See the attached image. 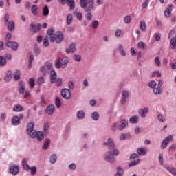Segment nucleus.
<instances>
[{
	"label": "nucleus",
	"instance_id": "f704fd0d",
	"mask_svg": "<svg viewBox=\"0 0 176 176\" xmlns=\"http://www.w3.org/2000/svg\"><path fill=\"white\" fill-rule=\"evenodd\" d=\"M50 145V140L49 139H46L44 143V145L43 146V149L44 151H46V149L49 148Z\"/></svg>",
	"mask_w": 176,
	"mask_h": 176
},
{
	"label": "nucleus",
	"instance_id": "a18cd8bd",
	"mask_svg": "<svg viewBox=\"0 0 176 176\" xmlns=\"http://www.w3.org/2000/svg\"><path fill=\"white\" fill-rule=\"evenodd\" d=\"M72 14H68L67 16V24H68V25H69V24H71V23H72Z\"/></svg>",
	"mask_w": 176,
	"mask_h": 176
},
{
	"label": "nucleus",
	"instance_id": "dca6fc26",
	"mask_svg": "<svg viewBox=\"0 0 176 176\" xmlns=\"http://www.w3.org/2000/svg\"><path fill=\"white\" fill-rule=\"evenodd\" d=\"M127 98H129V91H123L122 94L121 104H124Z\"/></svg>",
	"mask_w": 176,
	"mask_h": 176
},
{
	"label": "nucleus",
	"instance_id": "052dcab7",
	"mask_svg": "<svg viewBox=\"0 0 176 176\" xmlns=\"http://www.w3.org/2000/svg\"><path fill=\"white\" fill-rule=\"evenodd\" d=\"M38 85H43V83H45V78L43 77H39L37 80Z\"/></svg>",
	"mask_w": 176,
	"mask_h": 176
},
{
	"label": "nucleus",
	"instance_id": "4468645a",
	"mask_svg": "<svg viewBox=\"0 0 176 176\" xmlns=\"http://www.w3.org/2000/svg\"><path fill=\"white\" fill-rule=\"evenodd\" d=\"M148 111L149 109H148V107H144L143 109H140L138 111V113L141 118H146V115L145 114L148 113Z\"/></svg>",
	"mask_w": 176,
	"mask_h": 176
},
{
	"label": "nucleus",
	"instance_id": "79ce46f5",
	"mask_svg": "<svg viewBox=\"0 0 176 176\" xmlns=\"http://www.w3.org/2000/svg\"><path fill=\"white\" fill-rule=\"evenodd\" d=\"M55 105L56 108H60V107H61V100H60V98H56Z\"/></svg>",
	"mask_w": 176,
	"mask_h": 176
},
{
	"label": "nucleus",
	"instance_id": "338daca9",
	"mask_svg": "<svg viewBox=\"0 0 176 176\" xmlns=\"http://www.w3.org/2000/svg\"><path fill=\"white\" fill-rule=\"evenodd\" d=\"M120 34H122V30L120 29H117L115 32L116 36L119 38V36H120Z\"/></svg>",
	"mask_w": 176,
	"mask_h": 176
},
{
	"label": "nucleus",
	"instance_id": "603ef678",
	"mask_svg": "<svg viewBox=\"0 0 176 176\" xmlns=\"http://www.w3.org/2000/svg\"><path fill=\"white\" fill-rule=\"evenodd\" d=\"M47 131H49V123L46 122L43 126V133L47 134Z\"/></svg>",
	"mask_w": 176,
	"mask_h": 176
},
{
	"label": "nucleus",
	"instance_id": "37998d69",
	"mask_svg": "<svg viewBox=\"0 0 176 176\" xmlns=\"http://www.w3.org/2000/svg\"><path fill=\"white\" fill-rule=\"evenodd\" d=\"M156 86H157V83L155 80L151 81L148 83V87H150L151 89H155Z\"/></svg>",
	"mask_w": 176,
	"mask_h": 176
},
{
	"label": "nucleus",
	"instance_id": "09e8293b",
	"mask_svg": "<svg viewBox=\"0 0 176 176\" xmlns=\"http://www.w3.org/2000/svg\"><path fill=\"white\" fill-rule=\"evenodd\" d=\"M56 162H57V155H52L50 157V162L52 163V164H54V163H56Z\"/></svg>",
	"mask_w": 176,
	"mask_h": 176
},
{
	"label": "nucleus",
	"instance_id": "ddd939ff",
	"mask_svg": "<svg viewBox=\"0 0 176 176\" xmlns=\"http://www.w3.org/2000/svg\"><path fill=\"white\" fill-rule=\"evenodd\" d=\"M22 166L23 170H25V171H30V166L28 164V160H27V158H24L22 160Z\"/></svg>",
	"mask_w": 176,
	"mask_h": 176
},
{
	"label": "nucleus",
	"instance_id": "c85d7f7f",
	"mask_svg": "<svg viewBox=\"0 0 176 176\" xmlns=\"http://www.w3.org/2000/svg\"><path fill=\"white\" fill-rule=\"evenodd\" d=\"M36 138L38 141H42V140H43V138H45V135H43V133L39 131V132H37V135H36Z\"/></svg>",
	"mask_w": 176,
	"mask_h": 176
},
{
	"label": "nucleus",
	"instance_id": "7ed1b4c3",
	"mask_svg": "<svg viewBox=\"0 0 176 176\" xmlns=\"http://www.w3.org/2000/svg\"><path fill=\"white\" fill-rule=\"evenodd\" d=\"M68 61H69L68 57H64L62 59L58 58L55 61V65L56 68H65L68 64Z\"/></svg>",
	"mask_w": 176,
	"mask_h": 176
},
{
	"label": "nucleus",
	"instance_id": "69168bd1",
	"mask_svg": "<svg viewBox=\"0 0 176 176\" xmlns=\"http://www.w3.org/2000/svg\"><path fill=\"white\" fill-rule=\"evenodd\" d=\"M129 135H126V134H122L120 136V140L121 141H123L124 140H126V138H129Z\"/></svg>",
	"mask_w": 176,
	"mask_h": 176
},
{
	"label": "nucleus",
	"instance_id": "5701e85b",
	"mask_svg": "<svg viewBox=\"0 0 176 176\" xmlns=\"http://www.w3.org/2000/svg\"><path fill=\"white\" fill-rule=\"evenodd\" d=\"M12 80V71H7L6 73V76L4 77V80L6 82H9Z\"/></svg>",
	"mask_w": 176,
	"mask_h": 176
},
{
	"label": "nucleus",
	"instance_id": "423d86ee",
	"mask_svg": "<svg viewBox=\"0 0 176 176\" xmlns=\"http://www.w3.org/2000/svg\"><path fill=\"white\" fill-rule=\"evenodd\" d=\"M173 138V135H168L165 139H164L161 143V148L166 149L167 148V145L170 144V140Z\"/></svg>",
	"mask_w": 176,
	"mask_h": 176
},
{
	"label": "nucleus",
	"instance_id": "2f4dec72",
	"mask_svg": "<svg viewBox=\"0 0 176 176\" xmlns=\"http://www.w3.org/2000/svg\"><path fill=\"white\" fill-rule=\"evenodd\" d=\"M140 29L142 31H143V32L146 31V24L145 23V21H140Z\"/></svg>",
	"mask_w": 176,
	"mask_h": 176
},
{
	"label": "nucleus",
	"instance_id": "9d476101",
	"mask_svg": "<svg viewBox=\"0 0 176 176\" xmlns=\"http://www.w3.org/2000/svg\"><path fill=\"white\" fill-rule=\"evenodd\" d=\"M41 72L43 74H46V72H49L50 69H52V63H46L45 65L41 67Z\"/></svg>",
	"mask_w": 176,
	"mask_h": 176
},
{
	"label": "nucleus",
	"instance_id": "0e129e2a",
	"mask_svg": "<svg viewBox=\"0 0 176 176\" xmlns=\"http://www.w3.org/2000/svg\"><path fill=\"white\" fill-rule=\"evenodd\" d=\"M55 83L56 86H61V85H63V79L58 78L56 81H55Z\"/></svg>",
	"mask_w": 176,
	"mask_h": 176
},
{
	"label": "nucleus",
	"instance_id": "aec40b11",
	"mask_svg": "<svg viewBox=\"0 0 176 176\" xmlns=\"http://www.w3.org/2000/svg\"><path fill=\"white\" fill-rule=\"evenodd\" d=\"M8 30L9 31H14V21H10L7 23Z\"/></svg>",
	"mask_w": 176,
	"mask_h": 176
},
{
	"label": "nucleus",
	"instance_id": "f257e3e1",
	"mask_svg": "<svg viewBox=\"0 0 176 176\" xmlns=\"http://www.w3.org/2000/svg\"><path fill=\"white\" fill-rule=\"evenodd\" d=\"M109 148V152L105 155V159L107 162L109 163H113L115 162V156L119 155V150L115 148V144L112 139H108L107 144H106ZM115 155V156H113Z\"/></svg>",
	"mask_w": 176,
	"mask_h": 176
},
{
	"label": "nucleus",
	"instance_id": "c9c22d12",
	"mask_svg": "<svg viewBox=\"0 0 176 176\" xmlns=\"http://www.w3.org/2000/svg\"><path fill=\"white\" fill-rule=\"evenodd\" d=\"M133 56H136L138 60H140V58H141V57H142V54L141 53V52H135V50H133Z\"/></svg>",
	"mask_w": 176,
	"mask_h": 176
},
{
	"label": "nucleus",
	"instance_id": "f03ea898",
	"mask_svg": "<svg viewBox=\"0 0 176 176\" xmlns=\"http://www.w3.org/2000/svg\"><path fill=\"white\" fill-rule=\"evenodd\" d=\"M80 5L85 12H91L96 10L94 0H80Z\"/></svg>",
	"mask_w": 176,
	"mask_h": 176
},
{
	"label": "nucleus",
	"instance_id": "39448f33",
	"mask_svg": "<svg viewBox=\"0 0 176 176\" xmlns=\"http://www.w3.org/2000/svg\"><path fill=\"white\" fill-rule=\"evenodd\" d=\"M9 171L12 175H17L20 173L19 165H12L9 166Z\"/></svg>",
	"mask_w": 176,
	"mask_h": 176
},
{
	"label": "nucleus",
	"instance_id": "4c0bfd02",
	"mask_svg": "<svg viewBox=\"0 0 176 176\" xmlns=\"http://www.w3.org/2000/svg\"><path fill=\"white\" fill-rule=\"evenodd\" d=\"M154 94H162L163 93V89H160V87H157V88L153 89Z\"/></svg>",
	"mask_w": 176,
	"mask_h": 176
},
{
	"label": "nucleus",
	"instance_id": "412c9836",
	"mask_svg": "<svg viewBox=\"0 0 176 176\" xmlns=\"http://www.w3.org/2000/svg\"><path fill=\"white\" fill-rule=\"evenodd\" d=\"M46 113L48 115H52V113H54V105H50L46 109Z\"/></svg>",
	"mask_w": 176,
	"mask_h": 176
},
{
	"label": "nucleus",
	"instance_id": "6ab92c4d",
	"mask_svg": "<svg viewBox=\"0 0 176 176\" xmlns=\"http://www.w3.org/2000/svg\"><path fill=\"white\" fill-rule=\"evenodd\" d=\"M12 111L14 112H23V111H24V107L20 104H16L14 106Z\"/></svg>",
	"mask_w": 176,
	"mask_h": 176
},
{
	"label": "nucleus",
	"instance_id": "864d4df0",
	"mask_svg": "<svg viewBox=\"0 0 176 176\" xmlns=\"http://www.w3.org/2000/svg\"><path fill=\"white\" fill-rule=\"evenodd\" d=\"M14 80H19L20 79V72L19 70H16L15 72L14 76Z\"/></svg>",
	"mask_w": 176,
	"mask_h": 176
},
{
	"label": "nucleus",
	"instance_id": "a211bd4d",
	"mask_svg": "<svg viewBox=\"0 0 176 176\" xmlns=\"http://www.w3.org/2000/svg\"><path fill=\"white\" fill-rule=\"evenodd\" d=\"M50 78H51L52 83L56 82V80L57 79V73H56V71H54V70L51 71Z\"/></svg>",
	"mask_w": 176,
	"mask_h": 176
},
{
	"label": "nucleus",
	"instance_id": "9b49d317",
	"mask_svg": "<svg viewBox=\"0 0 176 176\" xmlns=\"http://www.w3.org/2000/svg\"><path fill=\"white\" fill-rule=\"evenodd\" d=\"M6 45L8 47H10L11 49H12V50H16L19 47V44H17V43L16 42L7 41Z\"/></svg>",
	"mask_w": 176,
	"mask_h": 176
},
{
	"label": "nucleus",
	"instance_id": "bf43d9fd",
	"mask_svg": "<svg viewBox=\"0 0 176 176\" xmlns=\"http://www.w3.org/2000/svg\"><path fill=\"white\" fill-rule=\"evenodd\" d=\"M85 18L87 19V20H88V21H91L92 19H93V15L91 14V12H88V13L85 15Z\"/></svg>",
	"mask_w": 176,
	"mask_h": 176
},
{
	"label": "nucleus",
	"instance_id": "20e7f679",
	"mask_svg": "<svg viewBox=\"0 0 176 176\" xmlns=\"http://www.w3.org/2000/svg\"><path fill=\"white\" fill-rule=\"evenodd\" d=\"M50 42H56V43H61L64 39V34L61 32H57L55 34L50 37Z\"/></svg>",
	"mask_w": 176,
	"mask_h": 176
},
{
	"label": "nucleus",
	"instance_id": "8fccbe9b",
	"mask_svg": "<svg viewBox=\"0 0 176 176\" xmlns=\"http://www.w3.org/2000/svg\"><path fill=\"white\" fill-rule=\"evenodd\" d=\"M50 43H49V36H45L43 41V46H45V47H47Z\"/></svg>",
	"mask_w": 176,
	"mask_h": 176
},
{
	"label": "nucleus",
	"instance_id": "58836bf2",
	"mask_svg": "<svg viewBox=\"0 0 176 176\" xmlns=\"http://www.w3.org/2000/svg\"><path fill=\"white\" fill-rule=\"evenodd\" d=\"M68 6H69L70 9H74L75 8V2L74 1V0H69L67 2Z\"/></svg>",
	"mask_w": 176,
	"mask_h": 176
},
{
	"label": "nucleus",
	"instance_id": "4d7b16f0",
	"mask_svg": "<svg viewBox=\"0 0 176 176\" xmlns=\"http://www.w3.org/2000/svg\"><path fill=\"white\" fill-rule=\"evenodd\" d=\"M154 63H155V65H157V67H160V65H162V63L160 62V59H159L158 56L155 58Z\"/></svg>",
	"mask_w": 176,
	"mask_h": 176
},
{
	"label": "nucleus",
	"instance_id": "f3484780",
	"mask_svg": "<svg viewBox=\"0 0 176 176\" xmlns=\"http://www.w3.org/2000/svg\"><path fill=\"white\" fill-rule=\"evenodd\" d=\"M24 91H25V85H24V82L20 81L19 86V92L20 94H24Z\"/></svg>",
	"mask_w": 176,
	"mask_h": 176
},
{
	"label": "nucleus",
	"instance_id": "4be33fe9",
	"mask_svg": "<svg viewBox=\"0 0 176 176\" xmlns=\"http://www.w3.org/2000/svg\"><path fill=\"white\" fill-rule=\"evenodd\" d=\"M76 47V45L75 43H72L69 47L66 49V53H74V52H75Z\"/></svg>",
	"mask_w": 176,
	"mask_h": 176
},
{
	"label": "nucleus",
	"instance_id": "5fc2aeb1",
	"mask_svg": "<svg viewBox=\"0 0 176 176\" xmlns=\"http://www.w3.org/2000/svg\"><path fill=\"white\" fill-rule=\"evenodd\" d=\"M91 117H92V119H94V120H98V119H100V115L97 112H94L92 114Z\"/></svg>",
	"mask_w": 176,
	"mask_h": 176
},
{
	"label": "nucleus",
	"instance_id": "49530a36",
	"mask_svg": "<svg viewBox=\"0 0 176 176\" xmlns=\"http://www.w3.org/2000/svg\"><path fill=\"white\" fill-rule=\"evenodd\" d=\"M47 34V35H50V36H53V35H56V34H54V29L53 28L48 29Z\"/></svg>",
	"mask_w": 176,
	"mask_h": 176
},
{
	"label": "nucleus",
	"instance_id": "c03bdc74",
	"mask_svg": "<svg viewBox=\"0 0 176 176\" xmlns=\"http://www.w3.org/2000/svg\"><path fill=\"white\" fill-rule=\"evenodd\" d=\"M124 21L125 24H130L131 23V16H126L124 17Z\"/></svg>",
	"mask_w": 176,
	"mask_h": 176
},
{
	"label": "nucleus",
	"instance_id": "1a4fd4ad",
	"mask_svg": "<svg viewBox=\"0 0 176 176\" xmlns=\"http://www.w3.org/2000/svg\"><path fill=\"white\" fill-rule=\"evenodd\" d=\"M41 24L34 25V23H32L30 26V30L32 32H38L41 30Z\"/></svg>",
	"mask_w": 176,
	"mask_h": 176
},
{
	"label": "nucleus",
	"instance_id": "473e14b6",
	"mask_svg": "<svg viewBox=\"0 0 176 176\" xmlns=\"http://www.w3.org/2000/svg\"><path fill=\"white\" fill-rule=\"evenodd\" d=\"M29 86L30 89H34L35 87V79L34 78H30L28 80Z\"/></svg>",
	"mask_w": 176,
	"mask_h": 176
},
{
	"label": "nucleus",
	"instance_id": "3c124183",
	"mask_svg": "<svg viewBox=\"0 0 176 176\" xmlns=\"http://www.w3.org/2000/svg\"><path fill=\"white\" fill-rule=\"evenodd\" d=\"M30 171L32 175H35V174H36V166L30 167Z\"/></svg>",
	"mask_w": 176,
	"mask_h": 176
},
{
	"label": "nucleus",
	"instance_id": "0eeeda50",
	"mask_svg": "<svg viewBox=\"0 0 176 176\" xmlns=\"http://www.w3.org/2000/svg\"><path fill=\"white\" fill-rule=\"evenodd\" d=\"M61 96L65 100H69L71 98V91L67 88L63 89L61 91Z\"/></svg>",
	"mask_w": 176,
	"mask_h": 176
},
{
	"label": "nucleus",
	"instance_id": "f8f14e48",
	"mask_svg": "<svg viewBox=\"0 0 176 176\" xmlns=\"http://www.w3.org/2000/svg\"><path fill=\"white\" fill-rule=\"evenodd\" d=\"M173 10V4H169L164 11L165 17H171V12Z\"/></svg>",
	"mask_w": 176,
	"mask_h": 176
},
{
	"label": "nucleus",
	"instance_id": "ea45409f",
	"mask_svg": "<svg viewBox=\"0 0 176 176\" xmlns=\"http://www.w3.org/2000/svg\"><path fill=\"white\" fill-rule=\"evenodd\" d=\"M123 175V168L120 166L117 167V173L115 176H122Z\"/></svg>",
	"mask_w": 176,
	"mask_h": 176
},
{
	"label": "nucleus",
	"instance_id": "a19ab883",
	"mask_svg": "<svg viewBox=\"0 0 176 176\" xmlns=\"http://www.w3.org/2000/svg\"><path fill=\"white\" fill-rule=\"evenodd\" d=\"M34 123L32 122H30L28 124V128H27V133L30 132V131H32V130H34Z\"/></svg>",
	"mask_w": 176,
	"mask_h": 176
},
{
	"label": "nucleus",
	"instance_id": "72a5a7b5",
	"mask_svg": "<svg viewBox=\"0 0 176 176\" xmlns=\"http://www.w3.org/2000/svg\"><path fill=\"white\" fill-rule=\"evenodd\" d=\"M118 50L121 54V56H126L127 54H126V51H124V50H123V45H120L118 46Z\"/></svg>",
	"mask_w": 176,
	"mask_h": 176
},
{
	"label": "nucleus",
	"instance_id": "13d9d810",
	"mask_svg": "<svg viewBox=\"0 0 176 176\" xmlns=\"http://www.w3.org/2000/svg\"><path fill=\"white\" fill-rule=\"evenodd\" d=\"M138 46H139V47H141L142 49H146V45L142 41L139 42Z\"/></svg>",
	"mask_w": 176,
	"mask_h": 176
},
{
	"label": "nucleus",
	"instance_id": "7c9ffc66",
	"mask_svg": "<svg viewBox=\"0 0 176 176\" xmlns=\"http://www.w3.org/2000/svg\"><path fill=\"white\" fill-rule=\"evenodd\" d=\"M170 47L171 49H175V46H176V38L175 37H173L170 41Z\"/></svg>",
	"mask_w": 176,
	"mask_h": 176
},
{
	"label": "nucleus",
	"instance_id": "680f3d73",
	"mask_svg": "<svg viewBox=\"0 0 176 176\" xmlns=\"http://www.w3.org/2000/svg\"><path fill=\"white\" fill-rule=\"evenodd\" d=\"M139 120H140V117H138V116H133V124L138 123Z\"/></svg>",
	"mask_w": 176,
	"mask_h": 176
},
{
	"label": "nucleus",
	"instance_id": "e2e57ef3",
	"mask_svg": "<svg viewBox=\"0 0 176 176\" xmlns=\"http://www.w3.org/2000/svg\"><path fill=\"white\" fill-rule=\"evenodd\" d=\"M78 20H80V21H82V20H83V15L82 14V13L78 12L76 14Z\"/></svg>",
	"mask_w": 176,
	"mask_h": 176
},
{
	"label": "nucleus",
	"instance_id": "bb28decb",
	"mask_svg": "<svg viewBox=\"0 0 176 176\" xmlns=\"http://www.w3.org/2000/svg\"><path fill=\"white\" fill-rule=\"evenodd\" d=\"M76 117L78 119H85V111L80 110L77 112Z\"/></svg>",
	"mask_w": 176,
	"mask_h": 176
},
{
	"label": "nucleus",
	"instance_id": "774afa93",
	"mask_svg": "<svg viewBox=\"0 0 176 176\" xmlns=\"http://www.w3.org/2000/svg\"><path fill=\"white\" fill-rule=\"evenodd\" d=\"M74 58L76 61H80L82 60V57L80 55H74Z\"/></svg>",
	"mask_w": 176,
	"mask_h": 176
},
{
	"label": "nucleus",
	"instance_id": "6e6552de",
	"mask_svg": "<svg viewBox=\"0 0 176 176\" xmlns=\"http://www.w3.org/2000/svg\"><path fill=\"white\" fill-rule=\"evenodd\" d=\"M120 124L118 126V130L122 131V130H124L129 125V121L127 120H121Z\"/></svg>",
	"mask_w": 176,
	"mask_h": 176
},
{
	"label": "nucleus",
	"instance_id": "cd10ccee",
	"mask_svg": "<svg viewBox=\"0 0 176 176\" xmlns=\"http://www.w3.org/2000/svg\"><path fill=\"white\" fill-rule=\"evenodd\" d=\"M49 13H50L49 7L47 6H44L43 8V16H49Z\"/></svg>",
	"mask_w": 176,
	"mask_h": 176
},
{
	"label": "nucleus",
	"instance_id": "2eb2a0df",
	"mask_svg": "<svg viewBox=\"0 0 176 176\" xmlns=\"http://www.w3.org/2000/svg\"><path fill=\"white\" fill-rule=\"evenodd\" d=\"M21 121H20V118H19V116H15L14 117H12V126H19V124H20Z\"/></svg>",
	"mask_w": 176,
	"mask_h": 176
},
{
	"label": "nucleus",
	"instance_id": "b1692460",
	"mask_svg": "<svg viewBox=\"0 0 176 176\" xmlns=\"http://www.w3.org/2000/svg\"><path fill=\"white\" fill-rule=\"evenodd\" d=\"M31 12L33 16H38V6L36 5H32Z\"/></svg>",
	"mask_w": 176,
	"mask_h": 176
},
{
	"label": "nucleus",
	"instance_id": "c756f323",
	"mask_svg": "<svg viewBox=\"0 0 176 176\" xmlns=\"http://www.w3.org/2000/svg\"><path fill=\"white\" fill-rule=\"evenodd\" d=\"M27 133L29 134L30 137H31L32 138H36V135L38 134V133H36V131L34 129L32 131H29V132H27Z\"/></svg>",
	"mask_w": 176,
	"mask_h": 176
},
{
	"label": "nucleus",
	"instance_id": "393cba45",
	"mask_svg": "<svg viewBox=\"0 0 176 176\" xmlns=\"http://www.w3.org/2000/svg\"><path fill=\"white\" fill-rule=\"evenodd\" d=\"M137 153L140 156H145L146 155V150L144 148H138Z\"/></svg>",
	"mask_w": 176,
	"mask_h": 176
},
{
	"label": "nucleus",
	"instance_id": "e433bc0d",
	"mask_svg": "<svg viewBox=\"0 0 176 176\" xmlns=\"http://www.w3.org/2000/svg\"><path fill=\"white\" fill-rule=\"evenodd\" d=\"M98 25H100V22L97 20H95L92 21L91 23V27L94 29L96 30V28H98Z\"/></svg>",
	"mask_w": 176,
	"mask_h": 176
},
{
	"label": "nucleus",
	"instance_id": "de8ad7c7",
	"mask_svg": "<svg viewBox=\"0 0 176 176\" xmlns=\"http://www.w3.org/2000/svg\"><path fill=\"white\" fill-rule=\"evenodd\" d=\"M141 163V159L139 158H133V166H137Z\"/></svg>",
	"mask_w": 176,
	"mask_h": 176
},
{
	"label": "nucleus",
	"instance_id": "6e6d98bb",
	"mask_svg": "<svg viewBox=\"0 0 176 176\" xmlns=\"http://www.w3.org/2000/svg\"><path fill=\"white\" fill-rule=\"evenodd\" d=\"M6 64V59L4 57L0 56V66L3 67Z\"/></svg>",
	"mask_w": 176,
	"mask_h": 176
},
{
	"label": "nucleus",
	"instance_id": "a878e982",
	"mask_svg": "<svg viewBox=\"0 0 176 176\" xmlns=\"http://www.w3.org/2000/svg\"><path fill=\"white\" fill-rule=\"evenodd\" d=\"M165 168L167 170V171L170 173V174H173L174 176H176V168H171V167H170L168 166H165Z\"/></svg>",
	"mask_w": 176,
	"mask_h": 176
}]
</instances>
